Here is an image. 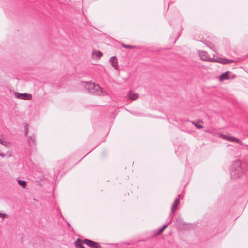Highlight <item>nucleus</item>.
Here are the masks:
<instances>
[{"label": "nucleus", "instance_id": "412c9836", "mask_svg": "<svg viewBox=\"0 0 248 248\" xmlns=\"http://www.w3.org/2000/svg\"><path fill=\"white\" fill-rule=\"evenodd\" d=\"M28 126L27 124L25 125V135L26 136L28 134Z\"/></svg>", "mask_w": 248, "mask_h": 248}, {"label": "nucleus", "instance_id": "9b49d317", "mask_svg": "<svg viewBox=\"0 0 248 248\" xmlns=\"http://www.w3.org/2000/svg\"><path fill=\"white\" fill-rule=\"evenodd\" d=\"M109 62H110L112 66L116 69L117 66V61L116 57H111L109 59Z\"/></svg>", "mask_w": 248, "mask_h": 248}, {"label": "nucleus", "instance_id": "f03ea898", "mask_svg": "<svg viewBox=\"0 0 248 248\" xmlns=\"http://www.w3.org/2000/svg\"><path fill=\"white\" fill-rule=\"evenodd\" d=\"M85 88L91 93H96L98 95H105L106 94L105 91H103L98 84L94 83L87 82Z\"/></svg>", "mask_w": 248, "mask_h": 248}, {"label": "nucleus", "instance_id": "dca6fc26", "mask_svg": "<svg viewBox=\"0 0 248 248\" xmlns=\"http://www.w3.org/2000/svg\"><path fill=\"white\" fill-rule=\"evenodd\" d=\"M188 122L189 123H191L192 124H193V125H194L196 127H197L198 129H201L202 128V125H200V124H198L196 123H195V122H193V121H188Z\"/></svg>", "mask_w": 248, "mask_h": 248}, {"label": "nucleus", "instance_id": "f8f14e48", "mask_svg": "<svg viewBox=\"0 0 248 248\" xmlns=\"http://www.w3.org/2000/svg\"><path fill=\"white\" fill-rule=\"evenodd\" d=\"M83 244H84L83 241H81L80 239H78L76 242V247L77 248H84L82 246Z\"/></svg>", "mask_w": 248, "mask_h": 248}, {"label": "nucleus", "instance_id": "1a4fd4ad", "mask_svg": "<svg viewBox=\"0 0 248 248\" xmlns=\"http://www.w3.org/2000/svg\"><path fill=\"white\" fill-rule=\"evenodd\" d=\"M103 54L98 50H93L92 52V56L93 58H100Z\"/></svg>", "mask_w": 248, "mask_h": 248}, {"label": "nucleus", "instance_id": "423d86ee", "mask_svg": "<svg viewBox=\"0 0 248 248\" xmlns=\"http://www.w3.org/2000/svg\"><path fill=\"white\" fill-rule=\"evenodd\" d=\"M83 243L84 244H85L87 246L92 248H98L99 247V245L98 243L88 239H85L83 240Z\"/></svg>", "mask_w": 248, "mask_h": 248}, {"label": "nucleus", "instance_id": "5701e85b", "mask_svg": "<svg viewBox=\"0 0 248 248\" xmlns=\"http://www.w3.org/2000/svg\"><path fill=\"white\" fill-rule=\"evenodd\" d=\"M170 224V223H168V224H165V225H164L161 227L162 229L163 230H164H164H165V229L167 227V226H168V224Z\"/></svg>", "mask_w": 248, "mask_h": 248}, {"label": "nucleus", "instance_id": "aec40b11", "mask_svg": "<svg viewBox=\"0 0 248 248\" xmlns=\"http://www.w3.org/2000/svg\"><path fill=\"white\" fill-rule=\"evenodd\" d=\"M7 215L5 213H0V217L4 219L6 217Z\"/></svg>", "mask_w": 248, "mask_h": 248}, {"label": "nucleus", "instance_id": "2eb2a0df", "mask_svg": "<svg viewBox=\"0 0 248 248\" xmlns=\"http://www.w3.org/2000/svg\"><path fill=\"white\" fill-rule=\"evenodd\" d=\"M18 184L22 187L25 188L26 186V182L24 180H19L18 181Z\"/></svg>", "mask_w": 248, "mask_h": 248}, {"label": "nucleus", "instance_id": "7ed1b4c3", "mask_svg": "<svg viewBox=\"0 0 248 248\" xmlns=\"http://www.w3.org/2000/svg\"><path fill=\"white\" fill-rule=\"evenodd\" d=\"M181 196V195H179L178 197L176 198L174 202L172 204L170 212L169 215V218H170V220L169 221V223H170L171 222V220L173 217V216L174 214L175 211L177 209V207L180 203V197Z\"/></svg>", "mask_w": 248, "mask_h": 248}, {"label": "nucleus", "instance_id": "20e7f679", "mask_svg": "<svg viewBox=\"0 0 248 248\" xmlns=\"http://www.w3.org/2000/svg\"><path fill=\"white\" fill-rule=\"evenodd\" d=\"M14 95L16 98L25 100H30L31 99V94H29L27 93H15Z\"/></svg>", "mask_w": 248, "mask_h": 248}, {"label": "nucleus", "instance_id": "0eeeda50", "mask_svg": "<svg viewBox=\"0 0 248 248\" xmlns=\"http://www.w3.org/2000/svg\"><path fill=\"white\" fill-rule=\"evenodd\" d=\"M214 62L223 63V64H228L232 63L234 62L233 60H230V59H222V58H218L216 59L213 60Z\"/></svg>", "mask_w": 248, "mask_h": 248}, {"label": "nucleus", "instance_id": "a211bd4d", "mask_svg": "<svg viewBox=\"0 0 248 248\" xmlns=\"http://www.w3.org/2000/svg\"><path fill=\"white\" fill-rule=\"evenodd\" d=\"M0 143L5 146H6L7 145V141L4 140L0 138Z\"/></svg>", "mask_w": 248, "mask_h": 248}, {"label": "nucleus", "instance_id": "4be33fe9", "mask_svg": "<svg viewBox=\"0 0 248 248\" xmlns=\"http://www.w3.org/2000/svg\"><path fill=\"white\" fill-rule=\"evenodd\" d=\"M170 224V223H168V224H165V225H164L161 227L162 229L163 230H164H164H165V229L167 227V226H168V224Z\"/></svg>", "mask_w": 248, "mask_h": 248}, {"label": "nucleus", "instance_id": "f3484780", "mask_svg": "<svg viewBox=\"0 0 248 248\" xmlns=\"http://www.w3.org/2000/svg\"><path fill=\"white\" fill-rule=\"evenodd\" d=\"M122 46L123 47L126 48H134L135 47V46H134L126 45L124 44H122Z\"/></svg>", "mask_w": 248, "mask_h": 248}, {"label": "nucleus", "instance_id": "a878e982", "mask_svg": "<svg viewBox=\"0 0 248 248\" xmlns=\"http://www.w3.org/2000/svg\"><path fill=\"white\" fill-rule=\"evenodd\" d=\"M0 156H1L2 157H3L5 156V155L0 152Z\"/></svg>", "mask_w": 248, "mask_h": 248}, {"label": "nucleus", "instance_id": "9d476101", "mask_svg": "<svg viewBox=\"0 0 248 248\" xmlns=\"http://www.w3.org/2000/svg\"><path fill=\"white\" fill-rule=\"evenodd\" d=\"M28 143L30 147H31L32 144H35V137L34 136L32 135L31 136L29 137L27 139Z\"/></svg>", "mask_w": 248, "mask_h": 248}, {"label": "nucleus", "instance_id": "b1692460", "mask_svg": "<svg viewBox=\"0 0 248 248\" xmlns=\"http://www.w3.org/2000/svg\"><path fill=\"white\" fill-rule=\"evenodd\" d=\"M170 224V223H168V224H165V225H164L161 227L162 229L163 230H164H164H165V229L167 227V226H168V224Z\"/></svg>", "mask_w": 248, "mask_h": 248}, {"label": "nucleus", "instance_id": "f257e3e1", "mask_svg": "<svg viewBox=\"0 0 248 248\" xmlns=\"http://www.w3.org/2000/svg\"><path fill=\"white\" fill-rule=\"evenodd\" d=\"M243 170L241 161L239 160L233 161L230 170L232 178L233 179L237 178L240 176Z\"/></svg>", "mask_w": 248, "mask_h": 248}, {"label": "nucleus", "instance_id": "6e6552de", "mask_svg": "<svg viewBox=\"0 0 248 248\" xmlns=\"http://www.w3.org/2000/svg\"><path fill=\"white\" fill-rule=\"evenodd\" d=\"M199 55L201 59V60L203 61H208V54L206 51L200 50L199 51Z\"/></svg>", "mask_w": 248, "mask_h": 248}, {"label": "nucleus", "instance_id": "393cba45", "mask_svg": "<svg viewBox=\"0 0 248 248\" xmlns=\"http://www.w3.org/2000/svg\"><path fill=\"white\" fill-rule=\"evenodd\" d=\"M170 224V223H168V224H165V225H164L161 227L162 229L163 230H164H164H165V229L167 227V226H168V224Z\"/></svg>", "mask_w": 248, "mask_h": 248}, {"label": "nucleus", "instance_id": "39448f33", "mask_svg": "<svg viewBox=\"0 0 248 248\" xmlns=\"http://www.w3.org/2000/svg\"><path fill=\"white\" fill-rule=\"evenodd\" d=\"M219 136H220V137H221L222 139L226 140H227L234 142H236L241 145H243V144L242 142V141H241V140H240L239 139H237L234 137L229 136L227 135H224V134H221V135H220Z\"/></svg>", "mask_w": 248, "mask_h": 248}, {"label": "nucleus", "instance_id": "ddd939ff", "mask_svg": "<svg viewBox=\"0 0 248 248\" xmlns=\"http://www.w3.org/2000/svg\"><path fill=\"white\" fill-rule=\"evenodd\" d=\"M229 72H226L222 74L220 76V80L223 81L225 79H229Z\"/></svg>", "mask_w": 248, "mask_h": 248}, {"label": "nucleus", "instance_id": "6ab92c4d", "mask_svg": "<svg viewBox=\"0 0 248 248\" xmlns=\"http://www.w3.org/2000/svg\"><path fill=\"white\" fill-rule=\"evenodd\" d=\"M163 231L164 230H163L162 228H160L157 231L155 235H160L163 232Z\"/></svg>", "mask_w": 248, "mask_h": 248}, {"label": "nucleus", "instance_id": "4468645a", "mask_svg": "<svg viewBox=\"0 0 248 248\" xmlns=\"http://www.w3.org/2000/svg\"><path fill=\"white\" fill-rule=\"evenodd\" d=\"M138 97V93H134L132 92H130L128 94V98L131 100H134Z\"/></svg>", "mask_w": 248, "mask_h": 248}]
</instances>
